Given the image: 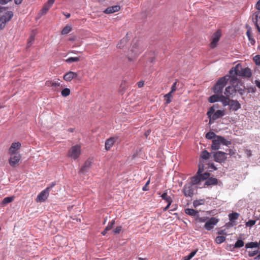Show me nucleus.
<instances>
[{
    "label": "nucleus",
    "mask_w": 260,
    "mask_h": 260,
    "mask_svg": "<svg viewBox=\"0 0 260 260\" xmlns=\"http://www.w3.org/2000/svg\"><path fill=\"white\" fill-rule=\"evenodd\" d=\"M230 78V76L225 75L224 77L220 78L217 81L213 88L215 94L209 98L208 101L210 103H213L219 101L220 98V94L222 93L223 88L226 84Z\"/></svg>",
    "instance_id": "1"
},
{
    "label": "nucleus",
    "mask_w": 260,
    "mask_h": 260,
    "mask_svg": "<svg viewBox=\"0 0 260 260\" xmlns=\"http://www.w3.org/2000/svg\"><path fill=\"white\" fill-rule=\"evenodd\" d=\"M230 78V84H234L237 83L236 76H242L245 77H250L251 76V70L248 68H242V66L239 64H237L234 68H232L229 72Z\"/></svg>",
    "instance_id": "2"
},
{
    "label": "nucleus",
    "mask_w": 260,
    "mask_h": 260,
    "mask_svg": "<svg viewBox=\"0 0 260 260\" xmlns=\"http://www.w3.org/2000/svg\"><path fill=\"white\" fill-rule=\"evenodd\" d=\"M214 106L210 107L207 112V115L209 118V123H212L214 120L223 116L225 114L224 110H218L215 111Z\"/></svg>",
    "instance_id": "3"
},
{
    "label": "nucleus",
    "mask_w": 260,
    "mask_h": 260,
    "mask_svg": "<svg viewBox=\"0 0 260 260\" xmlns=\"http://www.w3.org/2000/svg\"><path fill=\"white\" fill-rule=\"evenodd\" d=\"M231 144V142L222 136H216L212 141V149L213 150H218L220 148V145L228 146Z\"/></svg>",
    "instance_id": "4"
},
{
    "label": "nucleus",
    "mask_w": 260,
    "mask_h": 260,
    "mask_svg": "<svg viewBox=\"0 0 260 260\" xmlns=\"http://www.w3.org/2000/svg\"><path fill=\"white\" fill-rule=\"evenodd\" d=\"M235 83L231 84L232 85L226 87L224 93L227 98H233L235 95L237 91L239 92L240 94L242 93L243 89H239L237 86L235 85ZM237 84L238 85V84Z\"/></svg>",
    "instance_id": "5"
},
{
    "label": "nucleus",
    "mask_w": 260,
    "mask_h": 260,
    "mask_svg": "<svg viewBox=\"0 0 260 260\" xmlns=\"http://www.w3.org/2000/svg\"><path fill=\"white\" fill-rule=\"evenodd\" d=\"M13 16V13L12 11H7L3 14L0 13V29L5 27L6 23L9 21Z\"/></svg>",
    "instance_id": "6"
},
{
    "label": "nucleus",
    "mask_w": 260,
    "mask_h": 260,
    "mask_svg": "<svg viewBox=\"0 0 260 260\" xmlns=\"http://www.w3.org/2000/svg\"><path fill=\"white\" fill-rule=\"evenodd\" d=\"M81 146L76 145L71 148L68 152V156L74 159H77L81 154Z\"/></svg>",
    "instance_id": "7"
},
{
    "label": "nucleus",
    "mask_w": 260,
    "mask_h": 260,
    "mask_svg": "<svg viewBox=\"0 0 260 260\" xmlns=\"http://www.w3.org/2000/svg\"><path fill=\"white\" fill-rule=\"evenodd\" d=\"M218 221L219 219L216 217H211L207 219L204 225V228L208 231H210L214 228Z\"/></svg>",
    "instance_id": "8"
},
{
    "label": "nucleus",
    "mask_w": 260,
    "mask_h": 260,
    "mask_svg": "<svg viewBox=\"0 0 260 260\" xmlns=\"http://www.w3.org/2000/svg\"><path fill=\"white\" fill-rule=\"evenodd\" d=\"M50 187H47L42 190L37 196L36 201L38 202H43L48 198L49 194Z\"/></svg>",
    "instance_id": "9"
},
{
    "label": "nucleus",
    "mask_w": 260,
    "mask_h": 260,
    "mask_svg": "<svg viewBox=\"0 0 260 260\" xmlns=\"http://www.w3.org/2000/svg\"><path fill=\"white\" fill-rule=\"evenodd\" d=\"M227 154V153L221 151H217L213 154L214 160L217 162H222L226 159Z\"/></svg>",
    "instance_id": "10"
},
{
    "label": "nucleus",
    "mask_w": 260,
    "mask_h": 260,
    "mask_svg": "<svg viewBox=\"0 0 260 260\" xmlns=\"http://www.w3.org/2000/svg\"><path fill=\"white\" fill-rule=\"evenodd\" d=\"M9 158V164L12 167L16 166L21 159V155L20 154H11Z\"/></svg>",
    "instance_id": "11"
},
{
    "label": "nucleus",
    "mask_w": 260,
    "mask_h": 260,
    "mask_svg": "<svg viewBox=\"0 0 260 260\" xmlns=\"http://www.w3.org/2000/svg\"><path fill=\"white\" fill-rule=\"evenodd\" d=\"M183 192L186 197H192L193 195V189L190 184H185L183 188Z\"/></svg>",
    "instance_id": "12"
},
{
    "label": "nucleus",
    "mask_w": 260,
    "mask_h": 260,
    "mask_svg": "<svg viewBox=\"0 0 260 260\" xmlns=\"http://www.w3.org/2000/svg\"><path fill=\"white\" fill-rule=\"evenodd\" d=\"M21 145V143L19 142L13 143L9 150V154H19L17 151L20 148Z\"/></svg>",
    "instance_id": "13"
},
{
    "label": "nucleus",
    "mask_w": 260,
    "mask_h": 260,
    "mask_svg": "<svg viewBox=\"0 0 260 260\" xmlns=\"http://www.w3.org/2000/svg\"><path fill=\"white\" fill-rule=\"evenodd\" d=\"M252 20L255 23L258 31L260 32V11L255 12L253 14Z\"/></svg>",
    "instance_id": "14"
},
{
    "label": "nucleus",
    "mask_w": 260,
    "mask_h": 260,
    "mask_svg": "<svg viewBox=\"0 0 260 260\" xmlns=\"http://www.w3.org/2000/svg\"><path fill=\"white\" fill-rule=\"evenodd\" d=\"M78 74L77 73L70 71L63 76V79L67 82H70L74 78H77Z\"/></svg>",
    "instance_id": "15"
},
{
    "label": "nucleus",
    "mask_w": 260,
    "mask_h": 260,
    "mask_svg": "<svg viewBox=\"0 0 260 260\" xmlns=\"http://www.w3.org/2000/svg\"><path fill=\"white\" fill-rule=\"evenodd\" d=\"M92 165V161L91 160H87L84 166L81 168L80 172L83 174H85L90 169Z\"/></svg>",
    "instance_id": "16"
},
{
    "label": "nucleus",
    "mask_w": 260,
    "mask_h": 260,
    "mask_svg": "<svg viewBox=\"0 0 260 260\" xmlns=\"http://www.w3.org/2000/svg\"><path fill=\"white\" fill-rule=\"evenodd\" d=\"M221 36V33L219 31H216L212 36V40L211 43V46L212 48L216 46Z\"/></svg>",
    "instance_id": "17"
},
{
    "label": "nucleus",
    "mask_w": 260,
    "mask_h": 260,
    "mask_svg": "<svg viewBox=\"0 0 260 260\" xmlns=\"http://www.w3.org/2000/svg\"><path fill=\"white\" fill-rule=\"evenodd\" d=\"M120 9V7L119 5H115L108 7L104 11V12L106 14H112L118 12Z\"/></svg>",
    "instance_id": "18"
},
{
    "label": "nucleus",
    "mask_w": 260,
    "mask_h": 260,
    "mask_svg": "<svg viewBox=\"0 0 260 260\" xmlns=\"http://www.w3.org/2000/svg\"><path fill=\"white\" fill-rule=\"evenodd\" d=\"M230 108L234 111H237L241 108L240 103L235 100H231L229 104Z\"/></svg>",
    "instance_id": "19"
},
{
    "label": "nucleus",
    "mask_w": 260,
    "mask_h": 260,
    "mask_svg": "<svg viewBox=\"0 0 260 260\" xmlns=\"http://www.w3.org/2000/svg\"><path fill=\"white\" fill-rule=\"evenodd\" d=\"M59 80L56 79V80L47 81L46 82V85L48 86L52 87H57L60 86V83L59 82Z\"/></svg>",
    "instance_id": "20"
},
{
    "label": "nucleus",
    "mask_w": 260,
    "mask_h": 260,
    "mask_svg": "<svg viewBox=\"0 0 260 260\" xmlns=\"http://www.w3.org/2000/svg\"><path fill=\"white\" fill-rule=\"evenodd\" d=\"M140 53V49L136 46H133L129 51V54L131 56H137Z\"/></svg>",
    "instance_id": "21"
},
{
    "label": "nucleus",
    "mask_w": 260,
    "mask_h": 260,
    "mask_svg": "<svg viewBox=\"0 0 260 260\" xmlns=\"http://www.w3.org/2000/svg\"><path fill=\"white\" fill-rule=\"evenodd\" d=\"M115 142V139L114 138H110L108 139L105 143V148L106 150H109L113 146Z\"/></svg>",
    "instance_id": "22"
},
{
    "label": "nucleus",
    "mask_w": 260,
    "mask_h": 260,
    "mask_svg": "<svg viewBox=\"0 0 260 260\" xmlns=\"http://www.w3.org/2000/svg\"><path fill=\"white\" fill-rule=\"evenodd\" d=\"M230 98H227L226 96H224L222 94H220V98L219 101L222 102L224 106H226L230 104L231 101L230 100Z\"/></svg>",
    "instance_id": "23"
},
{
    "label": "nucleus",
    "mask_w": 260,
    "mask_h": 260,
    "mask_svg": "<svg viewBox=\"0 0 260 260\" xmlns=\"http://www.w3.org/2000/svg\"><path fill=\"white\" fill-rule=\"evenodd\" d=\"M245 248L246 249L253 248H258V249H260V247H259V244L257 242H251L246 243L245 244Z\"/></svg>",
    "instance_id": "24"
},
{
    "label": "nucleus",
    "mask_w": 260,
    "mask_h": 260,
    "mask_svg": "<svg viewBox=\"0 0 260 260\" xmlns=\"http://www.w3.org/2000/svg\"><path fill=\"white\" fill-rule=\"evenodd\" d=\"M202 181L201 175L197 174V175L191 178V183L193 185L198 184Z\"/></svg>",
    "instance_id": "25"
},
{
    "label": "nucleus",
    "mask_w": 260,
    "mask_h": 260,
    "mask_svg": "<svg viewBox=\"0 0 260 260\" xmlns=\"http://www.w3.org/2000/svg\"><path fill=\"white\" fill-rule=\"evenodd\" d=\"M185 213L191 216H194L196 217L198 214V212L193 209L187 208L186 209Z\"/></svg>",
    "instance_id": "26"
},
{
    "label": "nucleus",
    "mask_w": 260,
    "mask_h": 260,
    "mask_svg": "<svg viewBox=\"0 0 260 260\" xmlns=\"http://www.w3.org/2000/svg\"><path fill=\"white\" fill-rule=\"evenodd\" d=\"M217 183V179L214 178H209L205 182V185L209 186L216 185Z\"/></svg>",
    "instance_id": "27"
},
{
    "label": "nucleus",
    "mask_w": 260,
    "mask_h": 260,
    "mask_svg": "<svg viewBox=\"0 0 260 260\" xmlns=\"http://www.w3.org/2000/svg\"><path fill=\"white\" fill-rule=\"evenodd\" d=\"M239 216V214L237 212L230 213L229 215V217L231 221L234 222L235 220L237 219Z\"/></svg>",
    "instance_id": "28"
},
{
    "label": "nucleus",
    "mask_w": 260,
    "mask_h": 260,
    "mask_svg": "<svg viewBox=\"0 0 260 260\" xmlns=\"http://www.w3.org/2000/svg\"><path fill=\"white\" fill-rule=\"evenodd\" d=\"M162 199L165 200L168 203L172 204V200L170 196H169L167 192H164L161 196Z\"/></svg>",
    "instance_id": "29"
},
{
    "label": "nucleus",
    "mask_w": 260,
    "mask_h": 260,
    "mask_svg": "<svg viewBox=\"0 0 260 260\" xmlns=\"http://www.w3.org/2000/svg\"><path fill=\"white\" fill-rule=\"evenodd\" d=\"M50 8V7H49L48 6L45 4L44 7L41 10L40 12L38 14L39 17H41L44 14H46L47 13V12Z\"/></svg>",
    "instance_id": "30"
},
{
    "label": "nucleus",
    "mask_w": 260,
    "mask_h": 260,
    "mask_svg": "<svg viewBox=\"0 0 260 260\" xmlns=\"http://www.w3.org/2000/svg\"><path fill=\"white\" fill-rule=\"evenodd\" d=\"M14 198H15L13 196L6 197L3 199L2 204L3 205H6L8 203H10L14 201Z\"/></svg>",
    "instance_id": "31"
},
{
    "label": "nucleus",
    "mask_w": 260,
    "mask_h": 260,
    "mask_svg": "<svg viewBox=\"0 0 260 260\" xmlns=\"http://www.w3.org/2000/svg\"><path fill=\"white\" fill-rule=\"evenodd\" d=\"M205 200L204 199H200L195 200L193 202V205L194 207H197L200 205L204 204Z\"/></svg>",
    "instance_id": "32"
},
{
    "label": "nucleus",
    "mask_w": 260,
    "mask_h": 260,
    "mask_svg": "<svg viewBox=\"0 0 260 260\" xmlns=\"http://www.w3.org/2000/svg\"><path fill=\"white\" fill-rule=\"evenodd\" d=\"M198 250H194L192 251L187 256H184L182 260H190L197 253Z\"/></svg>",
    "instance_id": "33"
},
{
    "label": "nucleus",
    "mask_w": 260,
    "mask_h": 260,
    "mask_svg": "<svg viewBox=\"0 0 260 260\" xmlns=\"http://www.w3.org/2000/svg\"><path fill=\"white\" fill-rule=\"evenodd\" d=\"M80 61L79 57H71L66 60V62L69 63H71L73 62H78Z\"/></svg>",
    "instance_id": "34"
},
{
    "label": "nucleus",
    "mask_w": 260,
    "mask_h": 260,
    "mask_svg": "<svg viewBox=\"0 0 260 260\" xmlns=\"http://www.w3.org/2000/svg\"><path fill=\"white\" fill-rule=\"evenodd\" d=\"M207 218L206 217H200L199 214L196 217V221L197 222L200 223H204L206 222L207 220Z\"/></svg>",
    "instance_id": "35"
},
{
    "label": "nucleus",
    "mask_w": 260,
    "mask_h": 260,
    "mask_svg": "<svg viewBox=\"0 0 260 260\" xmlns=\"http://www.w3.org/2000/svg\"><path fill=\"white\" fill-rule=\"evenodd\" d=\"M72 30V27L70 25H67L62 30L61 34L62 35H66L70 32Z\"/></svg>",
    "instance_id": "36"
},
{
    "label": "nucleus",
    "mask_w": 260,
    "mask_h": 260,
    "mask_svg": "<svg viewBox=\"0 0 260 260\" xmlns=\"http://www.w3.org/2000/svg\"><path fill=\"white\" fill-rule=\"evenodd\" d=\"M172 94V92H169L168 93L165 95L164 97L167 104H169L171 102Z\"/></svg>",
    "instance_id": "37"
},
{
    "label": "nucleus",
    "mask_w": 260,
    "mask_h": 260,
    "mask_svg": "<svg viewBox=\"0 0 260 260\" xmlns=\"http://www.w3.org/2000/svg\"><path fill=\"white\" fill-rule=\"evenodd\" d=\"M246 35L247 37L248 38V39L251 43V45H254L255 43V40L252 38V37L251 35V31L250 29H248L246 32Z\"/></svg>",
    "instance_id": "38"
},
{
    "label": "nucleus",
    "mask_w": 260,
    "mask_h": 260,
    "mask_svg": "<svg viewBox=\"0 0 260 260\" xmlns=\"http://www.w3.org/2000/svg\"><path fill=\"white\" fill-rule=\"evenodd\" d=\"M244 245V242L242 240H238L234 245V248H239Z\"/></svg>",
    "instance_id": "39"
},
{
    "label": "nucleus",
    "mask_w": 260,
    "mask_h": 260,
    "mask_svg": "<svg viewBox=\"0 0 260 260\" xmlns=\"http://www.w3.org/2000/svg\"><path fill=\"white\" fill-rule=\"evenodd\" d=\"M225 237L223 236H217L215 239V242L217 244H221L225 240Z\"/></svg>",
    "instance_id": "40"
},
{
    "label": "nucleus",
    "mask_w": 260,
    "mask_h": 260,
    "mask_svg": "<svg viewBox=\"0 0 260 260\" xmlns=\"http://www.w3.org/2000/svg\"><path fill=\"white\" fill-rule=\"evenodd\" d=\"M71 92L70 89L68 88H64L61 92V95L66 97L70 95Z\"/></svg>",
    "instance_id": "41"
},
{
    "label": "nucleus",
    "mask_w": 260,
    "mask_h": 260,
    "mask_svg": "<svg viewBox=\"0 0 260 260\" xmlns=\"http://www.w3.org/2000/svg\"><path fill=\"white\" fill-rule=\"evenodd\" d=\"M35 41V36L34 35H32L30 36L27 43V47H29L31 46V45L33 44V43Z\"/></svg>",
    "instance_id": "42"
},
{
    "label": "nucleus",
    "mask_w": 260,
    "mask_h": 260,
    "mask_svg": "<svg viewBox=\"0 0 260 260\" xmlns=\"http://www.w3.org/2000/svg\"><path fill=\"white\" fill-rule=\"evenodd\" d=\"M209 156L210 154L207 150L203 151L201 155V157L205 159L209 158Z\"/></svg>",
    "instance_id": "43"
},
{
    "label": "nucleus",
    "mask_w": 260,
    "mask_h": 260,
    "mask_svg": "<svg viewBox=\"0 0 260 260\" xmlns=\"http://www.w3.org/2000/svg\"><path fill=\"white\" fill-rule=\"evenodd\" d=\"M216 135L213 132H208L206 135V138L208 139H213L216 138Z\"/></svg>",
    "instance_id": "44"
},
{
    "label": "nucleus",
    "mask_w": 260,
    "mask_h": 260,
    "mask_svg": "<svg viewBox=\"0 0 260 260\" xmlns=\"http://www.w3.org/2000/svg\"><path fill=\"white\" fill-rule=\"evenodd\" d=\"M255 222H256L255 220H249L245 223V225L247 227L251 228V227L253 226L255 224Z\"/></svg>",
    "instance_id": "45"
},
{
    "label": "nucleus",
    "mask_w": 260,
    "mask_h": 260,
    "mask_svg": "<svg viewBox=\"0 0 260 260\" xmlns=\"http://www.w3.org/2000/svg\"><path fill=\"white\" fill-rule=\"evenodd\" d=\"M253 61L255 63L257 66H260V55H256L254 57H253Z\"/></svg>",
    "instance_id": "46"
},
{
    "label": "nucleus",
    "mask_w": 260,
    "mask_h": 260,
    "mask_svg": "<svg viewBox=\"0 0 260 260\" xmlns=\"http://www.w3.org/2000/svg\"><path fill=\"white\" fill-rule=\"evenodd\" d=\"M210 174L209 173H205L204 174L201 173V177L202 180H206L209 177Z\"/></svg>",
    "instance_id": "47"
},
{
    "label": "nucleus",
    "mask_w": 260,
    "mask_h": 260,
    "mask_svg": "<svg viewBox=\"0 0 260 260\" xmlns=\"http://www.w3.org/2000/svg\"><path fill=\"white\" fill-rule=\"evenodd\" d=\"M247 252L248 254V256L250 257H252V256L255 255L256 254H257L258 253V250H253V251L249 250V251H248Z\"/></svg>",
    "instance_id": "48"
},
{
    "label": "nucleus",
    "mask_w": 260,
    "mask_h": 260,
    "mask_svg": "<svg viewBox=\"0 0 260 260\" xmlns=\"http://www.w3.org/2000/svg\"><path fill=\"white\" fill-rule=\"evenodd\" d=\"M127 39L126 38H123L122 39L119 43L117 44V47L119 48H121L123 45L122 46V44H125L126 42Z\"/></svg>",
    "instance_id": "49"
},
{
    "label": "nucleus",
    "mask_w": 260,
    "mask_h": 260,
    "mask_svg": "<svg viewBox=\"0 0 260 260\" xmlns=\"http://www.w3.org/2000/svg\"><path fill=\"white\" fill-rule=\"evenodd\" d=\"M203 171H204L203 165L199 164V170H198L197 174L201 175V174L203 173Z\"/></svg>",
    "instance_id": "50"
},
{
    "label": "nucleus",
    "mask_w": 260,
    "mask_h": 260,
    "mask_svg": "<svg viewBox=\"0 0 260 260\" xmlns=\"http://www.w3.org/2000/svg\"><path fill=\"white\" fill-rule=\"evenodd\" d=\"M150 183V179H149L147 182L146 183L145 185L143 187V190L144 191H147L148 190V185Z\"/></svg>",
    "instance_id": "51"
},
{
    "label": "nucleus",
    "mask_w": 260,
    "mask_h": 260,
    "mask_svg": "<svg viewBox=\"0 0 260 260\" xmlns=\"http://www.w3.org/2000/svg\"><path fill=\"white\" fill-rule=\"evenodd\" d=\"M176 85H177V82H175L172 87H171V90L170 92H172V93L174 92L176 90Z\"/></svg>",
    "instance_id": "52"
},
{
    "label": "nucleus",
    "mask_w": 260,
    "mask_h": 260,
    "mask_svg": "<svg viewBox=\"0 0 260 260\" xmlns=\"http://www.w3.org/2000/svg\"><path fill=\"white\" fill-rule=\"evenodd\" d=\"M54 0H48L47 3L45 5L48 6L49 7L51 8V7L52 6V5L54 4Z\"/></svg>",
    "instance_id": "53"
},
{
    "label": "nucleus",
    "mask_w": 260,
    "mask_h": 260,
    "mask_svg": "<svg viewBox=\"0 0 260 260\" xmlns=\"http://www.w3.org/2000/svg\"><path fill=\"white\" fill-rule=\"evenodd\" d=\"M121 226H117L115 229L114 230V233L115 234H119L120 231H121Z\"/></svg>",
    "instance_id": "54"
},
{
    "label": "nucleus",
    "mask_w": 260,
    "mask_h": 260,
    "mask_svg": "<svg viewBox=\"0 0 260 260\" xmlns=\"http://www.w3.org/2000/svg\"><path fill=\"white\" fill-rule=\"evenodd\" d=\"M11 0H0V4L2 5H5L8 3Z\"/></svg>",
    "instance_id": "55"
},
{
    "label": "nucleus",
    "mask_w": 260,
    "mask_h": 260,
    "mask_svg": "<svg viewBox=\"0 0 260 260\" xmlns=\"http://www.w3.org/2000/svg\"><path fill=\"white\" fill-rule=\"evenodd\" d=\"M217 233L219 235H225L226 232H225V230H219Z\"/></svg>",
    "instance_id": "56"
},
{
    "label": "nucleus",
    "mask_w": 260,
    "mask_h": 260,
    "mask_svg": "<svg viewBox=\"0 0 260 260\" xmlns=\"http://www.w3.org/2000/svg\"><path fill=\"white\" fill-rule=\"evenodd\" d=\"M255 8H256V9L259 10L258 11H260V0H258V1L257 2L255 6Z\"/></svg>",
    "instance_id": "57"
},
{
    "label": "nucleus",
    "mask_w": 260,
    "mask_h": 260,
    "mask_svg": "<svg viewBox=\"0 0 260 260\" xmlns=\"http://www.w3.org/2000/svg\"><path fill=\"white\" fill-rule=\"evenodd\" d=\"M246 154L248 157H250L251 155V151L250 150L246 149L245 151Z\"/></svg>",
    "instance_id": "58"
},
{
    "label": "nucleus",
    "mask_w": 260,
    "mask_h": 260,
    "mask_svg": "<svg viewBox=\"0 0 260 260\" xmlns=\"http://www.w3.org/2000/svg\"><path fill=\"white\" fill-rule=\"evenodd\" d=\"M137 84H138V86L140 88L143 87L144 84V82L142 81H139V82H138Z\"/></svg>",
    "instance_id": "59"
},
{
    "label": "nucleus",
    "mask_w": 260,
    "mask_h": 260,
    "mask_svg": "<svg viewBox=\"0 0 260 260\" xmlns=\"http://www.w3.org/2000/svg\"><path fill=\"white\" fill-rule=\"evenodd\" d=\"M255 84L256 85V86L259 88L260 89V81L259 80H255Z\"/></svg>",
    "instance_id": "60"
},
{
    "label": "nucleus",
    "mask_w": 260,
    "mask_h": 260,
    "mask_svg": "<svg viewBox=\"0 0 260 260\" xmlns=\"http://www.w3.org/2000/svg\"><path fill=\"white\" fill-rule=\"evenodd\" d=\"M112 226L109 224L105 228V231H109L112 228Z\"/></svg>",
    "instance_id": "61"
},
{
    "label": "nucleus",
    "mask_w": 260,
    "mask_h": 260,
    "mask_svg": "<svg viewBox=\"0 0 260 260\" xmlns=\"http://www.w3.org/2000/svg\"><path fill=\"white\" fill-rule=\"evenodd\" d=\"M22 0H14L15 4L20 5L22 3Z\"/></svg>",
    "instance_id": "62"
},
{
    "label": "nucleus",
    "mask_w": 260,
    "mask_h": 260,
    "mask_svg": "<svg viewBox=\"0 0 260 260\" xmlns=\"http://www.w3.org/2000/svg\"><path fill=\"white\" fill-rule=\"evenodd\" d=\"M171 205V204L168 203L167 206L164 208V211H167Z\"/></svg>",
    "instance_id": "63"
},
{
    "label": "nucleus",
    "mask_w": 260,
    "mask_h": 260,
    "mask_svg": "<svg viewBox=\"0 0 260 260\" xmlns=\"http://www.w3.org/2000/svg\"><path fill=\"white\" fill-rule=\"evenodd\" d=\"M254 259L259 260L260 259V253L258 254L255 258Z\"/></svg>",
    "instance_id": "64"
}]
</instances>
